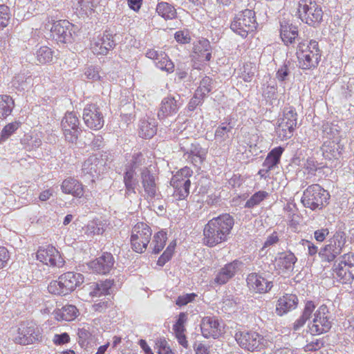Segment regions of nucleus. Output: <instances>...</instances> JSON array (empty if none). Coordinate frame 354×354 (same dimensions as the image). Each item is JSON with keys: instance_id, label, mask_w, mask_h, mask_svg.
Masks as SVG:
<instances>
[{"instance_id": "obj_15", "label": "nucleus", "mask_w": 354, "mask_h": 354, "mask_svg": "<svg viewBox=\"0 0 354 354\" xmlns=\"http://www.w3.org/2000/svg\"><path fill=\"white\" fill-rule=\"evenodd\" d=\"M114 36L110 31H104L91 44V48L93 53L96 55H106L116 45Z\"/></svg>"}, {"instance_id": "obj_8", "label": "nucleus", "mask_w": 354, "mask_h": 354, "mask_svg": "<svg viewBox=\"0 0 354 354\" xmlns=\"http://www.w3.org/2000/svg\"><path fill=\"white\" fill-rule=\"evenodd\" d=\"M346 243V235L343 232H337L329 243L322 248L318 252L323 261L332 262L339 255Z\"/></svg>"}, {"instance_id": "obj_6", "label": "nucleus", "mask_w": 354, "mask_h": 354, "mask_svg": "<svg viewBox=\"0 0 354 354\" xmlns=\"http://www.w3.org/2000/svg\"><path fill=\"white\" fill-rule=\"evenodd\" d=\"M257 26L255 12L252 10L245 9L235 16L230 28L242 37H246L250 32L257 29Z\"/></svg>"}, {"instance_id": "obj_60", "label": "nucleus", "mask_w": 354, "mask_h": 354, "mask_svg": "<svg viewBox=\"0 0 354 354\" xmlns=\"http://www.w3.org/2000/svg\"><path fill=\"white\" fill-rule=\"evenodd\" d=\"M219 322L215 317H205L203 319L201 330H207V326H209L210 328L218 329Z\"/></svg>"}, {"instance_id": "obj_51", "label": "nucleus", "mask_w": 354, "mask_h": 354, "mask_svg": "<svg viewBox=\"0 0 354 354\" xmlns=\"http://www.w3.org/2000/svg\"><path fill=\"white\" fill-rule=\"evenodd\" d=\"M31 83V77H26L23 74L15 76L12 80V86L20 91L25 90Z\"/></svg>"}, {"instance_id": "obj_47", "label": "nucleus", "mask_w": 354, "mask_h": 354, "mask_svg": "<svg viewBox=\"0 0 354 354\" xmlns=\"http://www.w3.org/2000/svg\"><path fill=\"white\" fill-rule=\"evenodd\" d=\"M280 122L289 125L295 129L297 121V113L292 108L286 109L283 111V115L279 120Z\"/></svg>"}, {"instance_id": "obj_16", "label": "nucleus", "mask_w": 354, "mask_h": 354, "mask_svg": "<svg viewBox=\"0 0 354 354\" xmlns=\"http://www.w3.org/2000/svg\"><path fill=\"white\" fill-rule=\"evenodd\" d=\"M183 105V101L179 95L176 96H167L164 97L160 103L158 112L160 120L165 119L177 113L180 107Z\"/></svg>"}, {"instance_id": "obj_57", "label": "nucleus", "mask_w": 354, "mask_h": 354, "mask_svg": "<svg viewBox=\"0 0 354 354\" xmlns=\"http://www.w3.org/2000/svg\"><path fill=\"white\" fill-rule=\"evenodd\" d=\"M175 243H170L163 254L159 257L157 264L163 266L172 257L175 248Z\"/></svg>"}, {"instance_id": "obj_37", "label": "nucleus", "mask_w": 354, "mask_h": 354, "mask_svg": "<svg viewBox=\"0 0 354 354\" xmlns=\"http://www.w3.org/2000/svg\"><path fill=\"white\" fill-rule=\"evenodd\" d=\"M14 100L8 95H0V118H6L10 115L14 108Z\"/></svg>"}, {"instance_id": "obj_45", "label": "nucleus", "mask_w": 354, "mask_h": 354, "mask_svg": "<svg viewBox=\"0 0 354 354\" xmlns=\"http://www.w3.org/2000/svg\"><path fill=\"white\" fill-rule=\"evenodd\" d=\"M322 333H310V337L307 338L308 344L305 346L306 351H317L320 349L323 345L324 342L320 337H318Z\"/></svg>"}, {"instance_id": "obj_19", "label": "nucleus", "mask_w": 354, "mask_h": 354, "mask_svg": "<svg viewBox=\"0 0 354 354\" xmlns=\"http://www.w3.org/2000/svg\"><path fill=\"white\" fill-rule=\"evenodd\" d=\"M105 165L106 162L102 158V156L93 155L83 162L82 171L84 175L94 177L104 172Z\"/></svg>"}, {"instance_id": "obj_14", "label": "nucleus", "mask_w": 354, "mask_h": 354, "mask_svg": "<svg viewBox=\"0 0 354 354\" xmlns=\"http://www.w3.org/2000/svg\"><path fill=\"white\" fill-rule=\"evenodd\" d=\"M74 26L67 20H59L53 23L50 32L53 38L63 44L71 43L73 41Z\"/></svg>"}, {"instance_id": "obj_43", "label": "nucleus", "mask_w": 354, "mask_h": 354, "mask_svg": "<svg viewBox=\"0 0 354 354\" xmlns=\"http://www.w3.org/2000/svg\"><path fill=\"white\" fill-rule=\"evenodd\" d=\"M269 194L266 191H259L255 192L245 203V208H253L259 205L263 200L267 198Z\"/></svg>"}, {"instance_id": "obj_36", "label": "nucleus", "mask_w": 354, "mask_h": 354, "mask_svg": "<svg viewBox=\"0 0 354 354\" xmlns=\"http://www.w3.org/2000/svg\"><path fill=\"white\" fill-rule=\"evenodd\" d=\"M13 341L18 344L28 345L39 341L41 333H12Z\"/></svg>"}, {"instance_id": "obj_32", "label": "nucleus", "mask_w": 354, "mask_h": 354, "mask_svg": "<svg viewBox=\"0 0 354 354\" xmlns=\"http://www.w3.org/2000/svg\"><path fill=\"white\" fill-rule=\"evenodd\" d=\"M194 53L199 59L209 61L212 58L209 41L206 39H200L194 46Z\"/></svg>"}, {"instance_id": "obj_26", "label": "nucleus", "mask_w": 354, "mask_h": 354, "mask_svg": "<svg viewBox=\"0 0 354 354\" xmlns=\"http://www.w3.org/2000/svg\"><path fill=\"white\" fill-rule=\"evenodd\" d=\"M136 175V171L125 169L123 176V182L125 187L124 196L127 198L131 199L136 195V189L138 186V181Z\"/></svg>"}, {"instance_id": "obj_31", "label": "nucleus", "mask_w": 354, "mask_h": 354, "mask_svg": "<svg viewBox=\"0 0 354 354\" xmlns=\"http://www.w3.org/2000/svg\"><path fill=\"white\" fill-rule=\"evenodd\" d=\"M283 151V149L281 147L272 149L263 162L262 167H266L270 171L278 167Z\"/></svg>"}, {"instance_id": "obj_2", "label": "nucleus", "mask_w": 354, "mask_h": 354, "mask_svg": "<svg viewBox=\"0 0 354 354\" xmlns=\"http://www.w3.org/2000/svg\"><path fill=\"white\" fill-rule=\"evenodd\" d=\"M296 55L299 67L303 70H308L318 66L322 57V50L315 40H310L308 44L299 41Z\"/></svg>"}, {"instance_id": "obj_34", "label": "nucleus", "mask_w": 354, "mask_h": 354, "mask_svg": "<svg viewBox=\"0 0 354 354\" xmlns=\"http://www.w3.org/2000/svg\"><path fill=\"white\" fill-rule=\"evenodd\" d=\"M297 261V257L291 252L279 253V257L276 259L277 266L286 270H292Z\"/></svg>"}, {"instance_id": "obj_35", "label": "nucleus", "mask_w": 354, "mask_h": 354, "mask_svg": "<svg viewBox=\"0 0 354 354\" xmlns=\"http://www.w3.org/2000/svg\"><path fill=\"white\" fill-rule=\"evenodd\" d=\"M157 128L156 122L147 120H140L139 127V136L145 139L151 138L156 133Z\"/></svg>"}, {"instance_id": "obj_61", "label": "nucleus", "mask_w": 354, "mask_h": 354, "mask_svg": "<svg viewBox=\"0 0 354 354\" xmlns=\"http://www.w3.org/2000/svg\"><path fill=\"white\" fill-rule=\"evenodd\" d=\"M187 319V315L184 313H180L176 322L174 325V332H185V323Z\"/></svg>"}, {"instance_id": "obj_44", "label": "nucleus", "mask_w": 354, "mask_h": 354, "mask_svg": "<svg viewBox=\"0 0 354 354\" xmlns=\"http://www.w3.org/2000/svg\"><path fill=\"white\" fill-rule=\"evenodd\" d=\"M256 72L257 68L254 64L251 62L245 63L241 69L240 77L245 82H251Z\"/></svg>"}, {"instance_id": "obj_10", "label": "nucleus", "mask_w": 354, "mask_h": 354, "mask_svg": "<svg viewBox=\"0 0 354 354\" xmlns=\"http://www.w3.org/2000/svg\"><path fill=\"white\" fill-rule=\"evenodd\" d=\"M62 129L65 140L69 143H76L82 132L80 120L74 112H66L61 122Z\"/></svg>"}, {"instance_id": "obj_41", "label": "nucleus", "mask_w": 354, "mask_h": 354, "mask_svg": "<svg viewBox=\"0 0 354 354\" xmlns=\"http://www.w3.org/2000/svg\"><path fill=\"white\" fill-rule=\"evenodd\" d=\"M145 158L141 152L134 153L131 159L125 165V169L129 171H136V170L145 165Z\"/></svg>"}, {"instance_id": "obj_48", "label": "nucleus", "mask_w": 354, "mask_h": 354, "mask_svg": "<svg viewBox=\"0 0 354 354\" xmlns=\"http://www.w3.org/2000/svg\"><path fill=\"white\" fill-rule=\"evenodd\" d=\"M294 68L293 64L290 61H286L282 66L277 70L276 77L279 82H285L288 80V77Z\"/></svg>"}, {"instance_id": "obj_54", "label": "nucleus", "mask_w": 354, "mask_h": 354, "mask_svg": "<svg viewBox=\"0 0 354 354\" xmlns=\"http://www.w3.org/2000/svg\"><path fill=\"white\" fill-rule=\"evenodd\" d=\"M15 332H35L38 330V327L36 324L31 320L21 321L16 326Z\"/></svg>"}, {"instance_id": "obj_1", "label": "nucleus", "mask_w": 354, "mask_h": 354, "mask_svg": "<svg viewBox=\"0 0 354 354\" xmlns=\"http://www.w3.org/2000/svg\"><path fill=\"white\" fill-rule=\"evenodd\" d=\"M234 225V220L229 214H223L209 220L203 229V243L210 248L228 240Z\"/></svg>"}, {"instance_id": "obj_4", "label": "nucleus", "mask_w": 354, "mask_h": 354, "mask_svg": "<svg viewBox=\"0 0 354 354\" xmlns=\"http://www.w3.org/2000/svg\"><path fill=\"white\" fill-rule=\"evenodd\" d=\"M332 270L334 277L342 284H351L354 280V253L348 252L335 261Z\"/></svg>"}, {"instance_id": "obj_64", "label": "nucleus", "mask_w": 354, "mask_h": 354, "mask_svg": "<svg viewBox=\"0 0 354 354\" xmlns=\"http://www.w3.org/2000/svg\"><path fill=\"white\" fill-rule=\"evenodd\" d=\"M111 301L109 299H107L93 304V309L95 311L102 313L104 312L108 308L111 307Z\"/></svg>"}, {"instance_id": "obj_7", "label": "nucleus", "mask_w": 354, "mask_h": 354, "mask_svg": "<svg viewBox=\"0 0 354 354\" xmlns=\"http://www.w3.org/2000/svg\"><path fill=\"white\" fill-rule=\"evenodd\" d=\"M297 10L301 20L310 26H315L322 20L323 11L315 0H300Z\"/></svg>"}, {"instance_id": "obj_3", "label": "nucleus", "mask_w": 354, "mask_h": 354, "mask_svg": "<svg viewBox=\"0 0 354 354\" xmlns=\"http://www.w3.org/2000/svg\"><path fill=\"white\" fill-rule=\"evenodd\" d=\"M84 282V277L80 273L66 272L53 281L48 286V292L57 295H66L73 292Z\"/></svg>"}, {"instance_id": "obj_40", "label": "nucleus", "mask_w": 354, "mask_h": 354, "mask_svg": "<svg viewBox=\"0 0 354 354\" xmlns=\"http://www.w3.org/2000/svg\"><path fill=\"white\" fill-rule=\"evenodd\" d=\"M171 185L175 189L174 196L178 198V200H183L188 196L191 185L190 180H186V181L183 183L182 181H179V183Z\"/></svg>"}, {"instance_id": "obj_27", "label": "nucleus", "mask_w": 354, "mask_h": 354, "mask_svg": "<svg viewBox=\"0 0 354 354\" xmlns=\"http://www.w3.org/2000/svg\"><path fill=\"white\" fill-rule=\"evenodd\" d=\"M61 188L64 193L71 194L75 197L80 198L84 194V188L82 183L72 178L65 179L62 182Z\"/></svg>"}, {"instance_id": "obj_25", "label": "nucleus", "mask_w": 354, "mask_h": 354, "mask_svg": "<svg viewBox=\"0 0 354 354\" xmlns=\"http://www.w3.org/2000/svg\"><path fill=\"white\" fill-rule=\"evenodd\" d=\"M241 264L242 263L238 260L226 264L217 274L214 282L219 285L226 283L235 275Z\"/></svg>"}, {"instance_id": "obj_49", "label": "nucleus", "mask_w": 354, "mask_h": 354, "mask_svg": "<svg viewBox=\"0 0 354 354\" xmlns=\"http://www.w3.org/2000/svg\"><path fill=\"white\" fill-rule=\"evenodd\" d=\"M167 241V234L162 231H160L155 234L152 241L153 245V252L159 253L165 247Z\"/></svg>"}, {"instance_id": "obj_28", "label": "nucleus", "mask_w": 354, "mask_h": 354, "mask_svg": "<svg viewBox=\"0 0 354 354\" xmlns=\"http://www.w3.org/2000/svg\"><path fill=\"white\" fill-rule=\"evenodd\" d=\"M281 37L286 45L292 44L298 41V30L297 28L292 24H288L286 22L281 23Z\"/></svg>"}, {"instance_id": "obj_30", "label": "nucleus", "mask_w": 354, "mask_h": 354, "mask_svg": "<svg viewBox=\"0 0 354 354\" xmlns=\"http://www.w3.org/2000/svg\"><path fill=\"white\" fill-rule=\"evenodd\" d=\"M101 0H79L76 12L82 17H89L95 12Z\"/></svg>"}, {"instance_id": "obj_23", "label": "nucleus", "mask_w": 354, "mask_h": 354, "mask_svg": "<svg viewBox=\"0 0 354 354\" xmlns=\"http://www.w3.org/2000/svg\"><path fill=\"white\" fill-rule=\"evenodd\" d=\"M207 151L199 144H192L190 147L184 152V157L197 168H200L206 158Z\"/></svg>"}, {"instance_id": "obj_11", "label": "nucleus", "mask_w": 354, "mask_h": 354, "mask_svg": "<svg viewBox=\"0 0 354 354\" xmlns=\"http://www.w3.org/2000/svg\"><path fill=\"white\" fill-rule=\"evenodd\" d=\"M140 179L145 192L144 198L147 200L158 198L160 192L158 186V176L147 167H144L141 169Z\"/></svg>"}, {"instance_id": "obj_17", "label": "nucleus", "mask_w": 354, "mask_h": 354, "mask_svg": "<svg viewBox=\"0 0 354 354\" xmlns=\"http://www.w3.org/2000/svg\"><path fill=\"white\" fill-rule=\"evenodd\" d=\"M246 281L249 289L255 293L263 294L268 292L273 287V283L271 280L256 272L249 274Z\"/></svg>"}, {"instance_id": "obj_50", "label": "nucleus", "mask_w": 354, "mask_h": 354, "mask_svg": "<svg viewBox=\"0 0 354 354\" xmlns=\"http://www.w3.org/2000/svg\"><path fill=\"white\" fill-rule=\"evenodd\" d=\"M322 131L323 133L328 138V139L335 138L339 133V127L337 124L332 122L328 123L326 122L322 126Z\"/></svg>"}, {"instance_id": "obj_13", "label": "nucleus", "mask_w": 354, "mask_h": 354, "mask_svg": "<svg viewBox=\"0 0 354 354\" xmlns=\"http://www.w3.org/2000/svg\"><path fill=\"white\" fill-rule=\"evenodd\" d=\"M37 259L45 265L61 268L64 261L59 251L52 245L40 247L37 252Z\"/></svg>"}, {"instance_id": "obj_55", "label": "nucleus", "mask_w": 354, "mask_h": 354, "mask_svg": "<svg viewBox=\"0 0 354 354\" xmlns=\"http://www.w3.org/2000/svg\"><path fill=\"white\" fill-rule=\"evenodd\" d=\"M10 17L9 7L4 4H0V30L8 25Z\"/></svg>"}, {"instance_id": "obj_42", "label": "nucleus", "mask_w": 354, "mask_h": 354, "mask_svg": "<svg viewBox=\"0 0 354 354\" xmlns=\"http://www.w3.org/2000/svg\"><path fill=\"white\" fill-rule=\"evenodd\" d=\"M294 130V128L284 124V122L278 121L276 133L281 140H284L292 136Z\"/></svg>"}, {"instance_id": "obj_59", "label": "nucleus", "mask_w": 354, "mask_h": 354, "mask_svg": "<svg viewBox=\"0 0 354 354\" xmlns=\"http://www.w3.org/2000/svg\"><path fill=\"white\" fill-rule=\"evenodd\" d=\"M204 98L205 97L201 95V94L195 92L194 95L187 105L188 110L190 111L195 110L198 106L202 104Z\"/></svg>"}, {"instance_id": "obj_22", "label": "nucleus", "mask_w": 354, "mask_h": 354, "mask_svg": "<svg viewBox=\"0 0 354 354\" xmlns=\"http://www.w3.org/2000/svg\"><path fill=\"white\" fill-rule=\"evenodd\" d=\"M113 280L106 279L91 283L86 286H84L83 290L88 292L91 297H100L102 295H111L112 292V286Z\"/></svg>"}, {"instance_id": "obj_46", "label": "nucleus", "mask_w": 354, "mask_h": 354, "mask_svg": "<svg viewBox=\"0 0 354 354\" xmlns=\"http://www.w3.org/2000/svg\"><path fill=\"white\" fill-rule=\"evenodd\" d=\"M53 51L48 46H41L36 53L37 61L41 64H46L53 60Z\"/></svg>"}, {"instance_id": "obj_38", "label": "nucleus", "mask_w": 354, "mask_h": 354, "mask_svg": "<svg viewBox=\"0 0 354 354\" xmlns=\"http://www.w3.org/2000/svg\"><path fill=\"white\" fill-rule=\"evenodd\" d=\"M78 314V310L73 305H66L56 312V318L65 321L75 319Z\"/></svg>"}, {"instance_id": "obj_12", "label": "nucleus", "mask_w": 354, "mask_h": 354, "mask_svg": "<svg viewBox=\"0 0 354 354\" xmlns=\"http://www.w3.org/2000/svg\"><path fill=\"white\" fill-rule=\"evenodd\" d=\"M85 124L93 130H99L104 126V116L100 108L95 104L86 105L82 115Z\"/></svg>"}, {"instance_id": "obj_63", "label": "nucleus", "mask_w": 354, "mask_h": 354, "mask_svg": "<svg viewBox=\"0 0 354 354\" xmlns=\"http://www.w3.org/2000/svg\"><path fill=\"white\" fill-rule=\"evenodd\" d=\"M84 75L87 79L92 80H98L100 77L98 68L93 66H90L85 69Z\"/></svg>"}, {"instance_id": "obj_33", "label": "nucleus", "mask_w": 354, "mask_h": 354, "mask_svg": "<svg viewBox=\"0 0 354 354\" xmlns=\"http://www.w3.org/2000/svg\"><path fill=\"white\" fill-rule=\"evenodd\" d=\"M316 306L313 301H308L305 304L301 315L295 322L293 329L297 330L302 327L306 322L311 317Z\"/></svg>"}, {"instance_id": "obj_29", "label": "nucleus", "mask_w": 354, "mask_h": 354, "mask_svg": "<svg viewBox=\"0 0 354 354\" xmlns=\"http://www.w3.org/2000/svg\"><path fill=\"white\" fill-rule=\"evenodd\" d=\"M234 128V124L232 122L231 119H227L225 122H221L215 131V140L219 143L227 141Z\"/></svg>"}, {"instance_id": "obj_53", "label": "nucleus", "mask_w": 354, "mask_h": 354, "mask_svg": "<svg viewBox=\"0 0 354 354\" xmlns=\"http://www.w3.org/2000/svg\"><path fill=\"white\" fill-rule=\"evenodd\" d=\"M156 66L162 71L167 73H172L174 71V64L169 59L167 55L165 53V58H159L155 63Z\"/></svg>"}, {"instance_id": "obj_39", "label": "nucleus", "mask_w": 354, "mask_h": 354, "mask_svg": "<svg viewBox=\"0 0 354 354\" xmlns=\"http://www.w3.org/2000/svg\"><path fill=\"white\" fill-rule=\"evenodd\" d=\"M156 12L165 19H172L176 17V10L173 6L167 3L161 2L156 6Z\"/></svg>"}, {"instance_id": "obj_5", "label": "nucleus", "mask_w": 354, "mask_h": 354, "mask_svg": "<svg viewBox=\"0 0 354 354\" xmlns=\"http://www.w3.org/2000/svg\"><path fill=\"white\" fill-rule=\"evenodd\" d=\"M329 197V194L319 185L313 184L304 190L301 203L312 210L322 209Z\"/></svg>"}, {"instance_id": "obj_56", "label": "nucleus", "mask_w": 354, "mask_h": 354, "mask_svg": "<svg viewBox=\"0 0 354 354\" xmlns=\"http://www.w3.org/2000/svg\"><path fill=\"white\" fill-rule=\"evenodd\" d=\"M83 230L84 233L88 236L101 234L104 232L103 228L95 221L89 222L87 225L83 228Z\"/></svg>"}, {"instance_id": "obj_58", "label": "nucleus", "mask_w": 354, "mask_h": 354, "mask_svg": "<svg viewBox=\"0 0 354 354\" xmlns=\"http://www.w3.org/2000/svg\"><path fill=\"white\" fill-rule=\"evenodd\" d=\"M19 123L17 122L10 123L5 126L3 130L1 131L0 140L4 141L7 138H8V137L11 136L19 128Z\"/></svg>"}, {"instance_id": "obj_20", "label": "nucleus", "mask_w": 354, "mask_h": 354, "mask_svg": "<svg viewBox=\"0 0 354 354\" xmlns=\"http://www.w3.org/2000/svg\"><path fill=\"white\" fill-rule=\"evenodd\" d=\"M115 263L114 257L109 252H104L100 257L91 261L88 267L99 274H105L109 273L113 268Z\"/></svg>"}, {"instance_id": "obj_18", "label": "nucleus", "mask_w": 354, "mask_h": 354, "mask_svg": "<svg viewBox=\"0 0 354 354\" xmlns=\"http://www.w3.org/2000/svg\"><path fill=\"white\" fill-rule=\"evenodd\" d=\"M329 310L326 305H321L315 313L313 324L310 328V330L315 332H328L331 328L330 317L328 316Z\"/></svg>"}, {"instance_id": "obj_52", "label": "nucleus", "mask_w": 354, "mask_h": 354, "mask_svg": "<svg viewBox=\"0 0 354 354\" xmlns=\"http://www.w3.org/2000/svg\"><path fill=\"white\" fill-rule=\"evenodd\" d=\"M212 80L209 77L205 76L201 80L200 85L196 92L201 94V95L205 97L212 91Z\"/></svg>"}, {"instance_id": "obj_62", "label": "nucleus", "mask_w": 354, "mask_h": 354, "mask_svg": "<svg viewBox=\"0 0 354 354\" xmlns=\"http://www.w3.org/2000/svg\"><path fill=\"white\" fill-rule=\"evenodd\" d=\"M47 0H28V10L42 11L46 6Z\"/></svg>"}, {"instance_id": "obj_21", "label": "nucleus", "mask_w": 354, "mask_h": 354, "mask_svg": "<svg viewBox=\"0 0 354 354\" xmlns=\"http://www.w3.org/2000/svg\"><path fill=\"white\" fill-rule=\"evenodd\" d=\"M234 337L240 346L251 351L261 348L263 344L259 333H235Z\"/></svg>"}, {"instance_id": "obj_24", "label": "nucleus", "mask_w": 354, "mask_h": 354, "mask_svg": "<svg viewBox=\"0 0 354 354\" xmlns=\"http://www.w3.org/2000/svg\"><path fill=\"white\" fill-rule=\"evenodd\" d=\"M298 301L296 295L286 294L280 297L276 306V313L279 316L288 313L297 308Z\"/></svg>"}, {"instance_id": "obj_9", "label": "nucleus", "mask_w": 354, "mask_h": 354, "mask_svg": "<svg viewBox=\"0 0 354 354\" xmlns=\"http://www.w3.org/2000/svg\"><path fill=\"white\" fill-rule=\"evenodd\" d=\"M151 228L146 223L140 222L135 225L131 236L132 249L138 253L144 252L151 240Z\"/></svg>"}]
</instances>
